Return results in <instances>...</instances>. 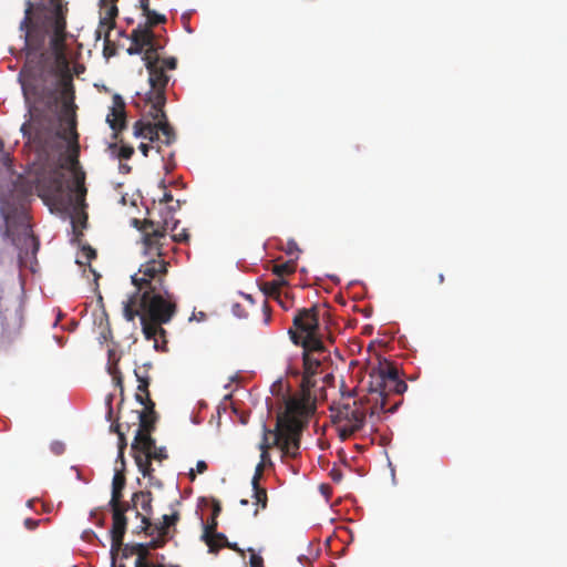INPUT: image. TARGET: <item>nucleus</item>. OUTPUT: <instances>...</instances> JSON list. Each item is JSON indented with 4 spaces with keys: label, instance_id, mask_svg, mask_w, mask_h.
Masks as SVG:
<instances>
[{
    "label": "nucleus",
    "instance_id": "nucleus-1",
    "mask_svg": "<svg viewBox=\"0 0 567 567\" xmlns=\"http://www.w3.org/2000/svg\"><path fill=\"white\" fill-rule=\"evenodd\" d=\"M53 10L45 18L32 19L33 4L27 2L25 14L20 29L24 31L27 63L24 72L27 79L23 91L27 96L32 95L35 101L43 102L54 97L58 85L62 86L61 121L65 122L63 135L59 138L69 141L73 147L70 156L74 169V193L78 206H83L86 196L84 184L85 173L78 171L79 134L76 132L75 105L73 103V86L70 78L64 75L69 71V61L65 54V17L61 0H50Z\"/></svg>",
    "mask_w": 567,
    "mask_h": 567
},
{
    "label": "nucleus",
    "instance_id": "nucleus-2",
    "mask_svg": "<svg viewBox=\"0 0 567 567\" xmlns=\"http://www.w3.org/2000/svg\"><path fill=\"white\" fill-rule=\"evenodd\" d=\"M133 225L142 231L143 252L148 259L132 276L137 291L124 302L123 315L127 321L140 317L145 339L154 340V348L158 350L162 349L158 337L166 343L162 324L168 323L177 311L175 296L164 286L168 262L163 259L162 240L166 238V227L136 218Z\"/></svg>",
    "mask_w": 567,
    "mask_h": 567
},
{
    "label": "nucleus",
    "instance_id": "nucleus-3",
    "mask_svg": "<svg viewBox=\"0 0 567 567\" xmlns=\"http://www.w3.org/2000/svg\"><path fill=\"white\" fill-rule=\"evenodd\" d=\"M31 190L32 187L29 186L24 189L23 198L17 203L7 199L0 206L3 218V225L0 227L1 236L17 248L21 261L35 257L40 247L39 239L32 233L25 206V198L31 195Z\"/></svg>",
    "mask_w": 567,
    "mask_h": 567
},
{
    "label": "nucleus",
    "instance_id": "nucleus-4",
    "mask_svg": "<svg viewBox=\"0 0 567 567\" xmlns=\"http://www.w3.org/2000/svg\"><path fill=\"white\" fill-rule=\"evenodd\" d=\"M293 409L295 403L288 408V411L284 410L278 413L275 429L270 430L265 423L262 424V437L258 446L260 450L259 464L272 465L269 455V450L272 447H279L282 455L292 458L299 454L300 435L308 422L293 415Z\"/></svg>",
    "mask_w": 567,
    "mask_h": 567
},
{
    "label": "nucleus",
    "instance_id": "nucleus-5",
    "mask_svg": "<svg viewBox=\"0 0 567 567\" xmlns=\"http://www.w3.org/2000/svg\"><path fill=\"white\" fill-rule=\"evenodd\" d=\"M369 378L370 419L380 420L381 414L394 413L401 400L391 402L392 395H401L408 389L405 381L399 378L396 367L385 360L371 370Z\"/></svg>",
    "mask_w": 567,
    "mask_h": 567
},
{
    "label": "nucleus",
    "instance_id": "nucleus-6",
    "mask_svg": "<svg viewBox=\"0 0 567 567\" xmlns=\"http://www.w3.org/2000/svg\"><path fill=\"white\" fill-rule=\"evenodd\" d=\"M303 373L300 383V392L290 396L286 401L285 410L295 403L292 414L301 420L309 422V419L316 412V396L312 395L311 390L316 386L315 377L322 373V363L327 359V349L317 351L309 344L308 348H302Z\"/></svg>",
    "mask_w": 567,
    "mask_h": 567
},
{
    "label": "nucleus",
    "instance_id": "nucleus-7",
    "mask_svg": "<svg viewBox=\"0 0 567 567\" xmlns=\"http://www.w3.org/2000/svg\"><path fill=\"white\" fill-rule=\"evenodd\" d=\"M163 47L158 43L156 49H151L146 56H143L145 68L148 72V90L144 93L137 92V96L142 101L155 102L157 106H165L166 104V87L169 76L166 70H175L177 60L174 56L162 59L158 51Z\"/></svg>",
    "mask_w": 567,
    "mask_h": 567
},
{
    "label": "nucleus",
    "instance_id": "nucleus-8",
    "mask_svg": "<svg viewBox=\"0 0 567 567\" xmlns=\"http://www.w3.org/2000/svg\"><path fill=\"white\" fill-rule=\"evenodd\" d=\"M137 109H145L150 120H138L133 125V134L135 137H143L151 142L161 141L165 145H171L175 142L176 135L174 128L167 121L164 106L155 105V102L142 101L140 96L133 101Z\"/></svg>",
    "mask_w": 567,
    "mask_h": 567
},
{
    "label": "nucleus",
    "instance_id": "nucleus-9",
    "mask_svg": "<svg viewBox=\"0 0 567 567\" xmlns=\"http://www.w3.org/2000/svg\"><path fill=\"white\" fill-rule=\"evenodd\" d=\"M371 405L367 395L364 401L362 399L353 400L351 403L343 402L339 403L337 408H331L333 423L337 424L339 437L342 441L348 440L364 426L367 415L370 416ZM369 421L373 427L379 420L369 417Z\"/></svg>",
    "mask_w": 567,
    "mask_h": 567
},
{
    "label": "nucleus",
    "instance_id": "nucleus-10",
    "mask_svg": "<svg viewBox=\"0 0 567 567\" xmlns=\"http://www.w3.org/2000/svg\"><path fill=\"white\" fill-rule=\"evenodd\" d=\"M289 337L293 344L320 351L324 349V344L319 333V309L317 306L310 308L298 309L293 319L292 328L288 330Z\"/></svg>",
    "mask_w": 567,
    "mask_h": 567
},
{
    "label": "nucleus",
    "instance_id": "nucleus-11",
    "mask_svg": "<svg viewBox=\"0 0 567 567\" xmlns=\"http://www.w3.org/2000/svg\"><path fill=\"white\" fill-rule=\"evenodd\" d=\"M133 414V423H138V427L136 430L134 441L131 445L132 451H136V449H143L144 451L148 450L150 446L153 444V437L151 436V433L155 429V422H156V412L155 409H153V412L151 410H146L144 408L143 411H132Z\"/></svg>",
    "mask_w": 567,
    "mask_h": 567
},
{
    "label": "nucleus",
    "instance_id": "nucleus-12",
    "mask_svg": "<svg viewBox=\"0 0 567 567\" xmlns=\"http://www.w3.org/2000/svg\"><path fill=\"white\" fill-rule=\"evenodd\" d=\"M133 458L135 464L144 477L152 478V474L154 468L152 467V461L162 462L167 458V453L165 447H156L155 440L153 439V444L148 450L144 451L142 447L136 449V451H132Z\"/></svg>",
    "mask_w": 567,
    "mask_h": 567
},
{
    "label": "nucleus",
    "instance_id": "nucleus-13",
    "mask_svg": "<svg viewBox=\"0 0 567 567\" xmlns=\"http://www.w3.org/2000/svg\"><path fill=\"white\" fill-rule=\"evenodd\" d=\"M132 44L127 49L130 55L144 53L146 56L151 49H156L158 43L155 40V34L146 27L138 24L131 33L130 37Z\"/></svg>",
    "mask_w": 567,
    "mask_h": 567
},
{
    "label": "nucleus",
    "instance_id": "nucleus-14",
    "mask_svg": "<svg viewBox=\"0 0 567 567\" xmlns=\"http://www.w3.org/2000/svg\"><path fill=\"white\" fill-rule=\"evenodd\" d=\"M112 508V528H111V553L114 555L120 551L123 546L124 535L127 527V518L125 516V509L120 508V505Z\"/></svg>",
    "mask_w": 567,
    "mask_h": 567
},
{
    "label": "nucleus",
    "instance_id": "nucleus-15",
    "mask_svg": "<svg viewBox=\"0 0 567 567\" xmlns=\"http://www.w3.org/2000/svg\"><path fill=\"white\" fill-rule=\"evenodd\" d=\"M162 522L153 524L147 516H142V530L148 535L154 536L155 534L167 536L169 527L174 526L179 519V513L174 512L171 515H163Z\"/></svg>",
    "mask_w": 567,
    "mask_h": 567
},
{
    "label": "nucleus",
    "instance_id": "nucleus-16",
    "mask_svg": "<svg viewBox=\"0 0 567 567\" xmlns=\"http://www.w3.org/2000/svg\"><path fill=\"white\" fill-rule=\"evenodd\" d=\"M37 188L42 192L41 196H54L62 192L63 188V174L60 167H55L49 177H38Z\"/></svg>",
    "mask_w": 567,
    "mask_h": 567
},
{
    "label": "nucleus",
    "instance_id": "nucleus-17",
    "mask_svg": "<svg viewBox=\"0 0 567 567\" xmlns=\"http://www.w3.org/2000/svg\"><path fill=\"white\" fill-rule=\"evenodd\" d=\"M112 101L113 105L106 122L114 132H121L126 127L125 102L118 94H115Z\"/></svg>",
    "mask_w": 567,
    "mask_h": 567
},
{
    "label": "nucleus",
    "instance_id": "nucleus-18",
    "mask_svg": "<svg viewBox=\"0 0 567 567\" xmlns=\"http://www.w3.org/2000/svg\"><path fill=\"white\" fill-rule=\"evenodd\" d=\"M103 16L100 18V24L96 29L97 38L104 39L107 44L110 42V32L115 25V18L117 17L118 9L116 4H110L109 7H101Z\"/></svg>",
    "mask_w": 567,
    "mask_h": 567
},
{
    "label": "nucleus",
    "instance_id": "nucleus-19",
    "mask_svg": "<svg viewBox=\"0 0 567 567\" xmlns=\"http://www.w3.org/2000/svg\"><path fill=\"white\" fill-rule=\"evenodd\" d=\"M136 559L135 567H178L175 565H165L162 561H153L150 559L151 551L144 543L134 544Z\"/></svg>",
    "mask_w": 567,
    "mask_h": 567
},
{
    "label": "nucleus",
    "instance_id": "nucleus-20",
    "mask_svg": "<svg viewBox=\"0 0 567 567\" xmlns=\"http://www.w3.org/2000/svg\"><path fill=\"white\" fill-rule=\"evenodd\" d=\"M126 478L123 472L116 471L113 481H112V496L110 501V506L115 507L120 505V499H122V492L125 487Z\"/></svg>",
    "mask_w": 567,
    "mask_h": 567
},
{
    "label": "nucleus",
    "instance_id": "nucleus-21",
    "mask_svg": "<svg viewBox=\"0 0 567 567\" xmlns=\"http://www.w3.org/2000/svg\"><path fill=\"white\" fill-rule=\"evenodd\" d=\"M286 279H274L271 281H265L260 285L262 293L272 300H276L282 293V287L287 286Z\"/></svg>",
    "mask_w": 567,
    "mask_h": 567
},
{
    "label": "nucleus",
    "instance_id": "nucleus-22",
    "mask_svg": "<svg viewBox=\"0 0 567 567\" xmlns=\"http://www.w3.org/2000/svg\"><path fill=\"white\" fill-rule=\"evenodd\" d=\"M152 501L153 497L151 492L140 491L134 493L132 496L133 506L136 507L138 505L141 509L145 513L144 516L147 517L152 514ZM137 516L142 518L143 515H141L137 512Z\"/></svg>",
    "mask_w": 567,
    "mask_h": 567
},
{
    "label": "nucleus",
    "instance_id": "nucleus-23",
    "mask_svg": "<svg viewBox=\"0 0 567 567\" xmlns=\"http://www.w3.org/2000/svg\"><path fill=\"white\" fill-rule=\"evenodd\" d=\"M203 540L208 546L209 551L216 554L220 548H224L223 543H226L228 539L225 534L216 532L209 536L206 535V537L203 538Z\"/></svg>",
    "mask_w": 567,
    "mask_h": 567
},
{
    "label": "nucleus",
    "instance_id": "nucleus-24",
    "mask_svg": "<svg viewBox=\"0 0 567 567\" xmlns=\"http://www.w3.org/2000/svg\"><path fill=\"white\" fill-rule=\"evenodd\" d=\"M135 400L144 405L146 410H151L153 412V409H155V403L151 399L148 385L145 384H138L137 385V392L135 394Z\"/></svg>",
    "mask_w": 567,
    "mask_h": 567
},
{
    "label": "nucleus",
    "instance_id": "nucleus-25",
    "mask_svg": "<svg viewBox=\"0 0 567 567\" xmlns=\"http://www.w3.org/2000/svg\"><path fill=\"white\" fill-rule=\"evenodd\" d=\"M252 491L254 503L257 506V508L254 512V515L256 516L258 515L259 508L265 509L267 507L268 496L266 488L260 486V484H258L256 487H252Z\"/></svg>",
    "mask_w": 567,
    "mask_h": 567
},
{
    "label": "nucleus",
    "instance_id": "nucleus-26",
    "mask_svg": "<svg viewBox=\"0 0 567 567\" xmlns=\"http://www.w3.org/2000/svg\"><path fill=\"white\" fill-rule=\"evenodd\" d=\"M297 264L295 260H287L285 262L276 264L272 267V272L278 278L285 279V276L291 275L296 271Z\"/></svg>",
    "mask_w": 567,
    "mask_h": 567
},
{
    "label": "nucleus",
    "instance_id": "nucleus-27",
    "mask_svg": "<svg viewBox=\"0 0 567 567\" xmlns=\"http://www.w3.org/2000/svg\"><path fill=\"white\" fill-rule=\"evenodd\" d=\"M144 16L146 17V24H144L143 27H146L150 30L157 24L166 22V17L164 14H159L152 9Z\"/></svg>",
    "mask_w": 567,
    "mask_h": 567
},
{
    "label": "nucleus",
    "instance_id": "nucleus-28",
    "mask_svg": "<svg viewBox=\"0 0 567 567\" xmlns=\"http://www.w3.org/2000/svg\"><path fill=\"white\" fill-rule=\"evenodd\" d=\"M111 431L118 435V457L123 458L124 450L127 446V442L123 432H121V425L118 423L111 425Z\"/></svg>",
    "mask_w": 567,
    "mask_h": 567
},
{
    "label": "nucleus",
    "instance_id": "nucleus-29",
    "mask_svg": "<svg viewBox=\"0 0 567 567\" xmlns=\"http://www.w3.org/2000/svg\"><path fill=\"white\" fill-rule=\"evenodd\" d=\"M151 364L145 365V370L142 372L140 369L134 370V374L138 381V384H145L150 386L151 378L148 375V368Z\"/></svg>",
    "mask_w": 567,
    "mask_h": 567
},
{
    "label": "nucleus",
    "instance_id": "nucleus-30",
    "mask_svg": "<svg viewBox=\"0 0 567 567\" xmlns=\"http://www.w3.org/2000/svg\"><path fill=\"white\" fill-rule=\"evenodd\" d=\"M156 535L157 536L155 538H153L151 542L144 543L147 546L150 551L152 549L162 548L166 544V536H162V535H158V534H156Z\"/></svg>",
    "mask_w": 567,
    "mask_h": 567
},
{
    "label": "nucleus",
    "instance_id": "nucleus-31",
    "mask_svg": "<svg viewBox=\"0 0 567 567\" xmlns=\"http://www.w3.org/2000/svg\"><path fill=\"white\" fill-rule=\"evenodd\" d=\"M217 526H218L217 517L212 516L210 520L204 526V532H203L202 538H205L206 535L209 536V535L216 533Z\"/></svg>",
    "mask_w": 567,
    "mask_h": 567
},
{
    "label": "nucleus",
    "instance_id": "nucleus-32",
    "mask_svg": "<svg viewBox=\"0 0 567 567\" xmlns=\"http://www.w3.org/2000/svg\"><path fill=\"white\" fill-rule=\"evenodd\" d=\"M188 237H189V235L186 231V229L183 228L179 231H176V226L173 228L172 238L174 241H177V243L187 241Z\"/></svg>",
    "mask_w": 567,
    "mask_h": 567
},
{
    "label": "nucleus",
    "instance_id": "nucleus-33",
    "mask_svg": "<svg viewBox=\"0 0 567 567\" xmlns=\"http://www.w3.org/2000/svg\"><path fill=\"white\" fill-rule=\"evenodd\" d=\"M250 553V567H264V559L261 556L257 555L252 548H249Z\"/></svg>",
    "mask_w": 567,
    "mask_h": 567
},
{
    "label": "nucleus",
    "instance_id": "nucleus-34",
    "mask_svg": "<svg viewBox=\"0 0 567 567\" xmlns=\"http://www.w3.org/2000/svg\"><path fill=\"white\" fill-rule=\"evenodd\" d=\"M264 470H265V465L258 463L255 468V473H254V476L251 480L252 487H256L259 484V481L262 477Z\"/></svg>",
    "mask_w": 567,
    "mask_h": 567
},
{
    "label": "nucleus",
    "instance_id": "nucleus-35",
    "mask_svg": "<svg viewBox=\"0 0 567 567\" xmlns=\"http://www.w3.org/2000/svg\"><path fill=\"white\" fill-rule=\"evenodd\" d=\"M134 154V148L130 145H122L118 151V157L122 159H130Z\"/></svg>",
    "mask_w": 567,
    "mask_h": 567
},
{
    "label": "nucleus",
    "instance_id": "nucleus-36",
    "mask_svg": "<svg viewBox=\"0 0 567 567\" xmlns=\"http://www.w3.org/2000/svg\"><path fill=\"white\" fill-rule=\"evenodd\" d=\"M275 301H277L285 310L289 309L292 306V300L290 299L287 292H282L280 297Z\"/></svg>",
    "mask_w": 567,
    "mask_h": 567
},
{
    "label": "nucleus",
    "instance_id": "nucleus-37",
    "mask_svg": "<svg viewBox=\"0 0 567 567\" xmlns=\"http://www.w3.org/2000/svg\"><path fill=\"white\" fill-rule=\"evenodd\" d=\"M109 372H110V374H112L113 380L115 381V383L117 385L122 386V375H121V372L117 369L116 363H113V364H111L109 367Z\"/></svg>",
    "mask_w": 567,
    "mask_h": 567
},
{
    "label": "nucleus",
    "instance_id": "nucleus-38",
    "mask_svg": "<svg viewBox=\"0 0 567 567\" xmlns=\"http://www.w3.org/2000/svg\"><path fill=\"white\" fill-rule=\"evenodd\" d=\"M231 311L238 318H247L248 317V312L239 303H234L231 307Z\"/></svg>",
    "mask_w": 567,
    "mask_h": 567
},
{
    "label": "nucleus",
    "instance_id": "nucleus-39",
    "mask_svg": "<svg viewBox=\"0 0 567 567\" xmlns=\"http://www.w3.org/2000/svg\"><path fill=\"white\" fill-rule=\"evenodd\" d=\"M134 548V544H126L122 546V556L124 558H128L130 556H133L135 555V550L133 549Z\"/></svg>",
    "mask_w": 567,
    "mask_h": 567
},
{
    "label": "nucleus",
    "instance_id": "nucleus-40",
    "mask_svg": "<svg viewBox=\"0 0 567 567\" xmlns=\"http://www.w3.org/2000/svg\"><path fill=\"white\" fill-rule=\"evenodd\" d=\"M39 524H40V520H38V519L27 518V519L24 520V526H25L28 529H30V530L35 529V528L39 526Z\"/></svg>",
    "mask_w": 567,
    "mask_h": 567
},
{
    "label": "nucleus",
    "instance_id": "nucleus-41",
    "mask_svg": "<svg viewBox=\"0 0 567 567\" xmlns=\"http://www.w3.org/2000/svg\"><path fill=\"white\" fill-rule=\"evenodd\" d=\"M51 450L53 453H55L56 455H60L64 452V445L63 443L61 442H54L52 445H51Z\"/></svg>",
    "mask_w": 567,
    "mask_h": 567
},
{
    "label": "nucleus",
    "instance_id": "nucleus-42",
    "mask_svg": "<svg viewBox=\"0 0 567 567\" xmlns=\"http://www.w3.org/2000/svg\"><path fill=\"white\" fill-rule=\"evenodd\" d=\"M223 545H224V547L235 550V551L239 553L241 556H244V550L240 549L236 543H230L227 540L226 543H223Z\"/></svg>",
    "mask_w": 567,
    "mask_h": 567
},
{
    "label": "nucleus",
    "instance_id": "nucleus-43",
    "mask_svg": "<svg viewBox=\"0 0 567 567\" xmlns=\"http://www.w3.org/2000/svg\"><path fill=\"white\" fill-rule=\"evenodd\" d=\"M207 470V464L205 461H198L196 463V472L199 473V474H203L205 473Z\"/></svg>",
    "mask_w": 567,
    "mask_h": 567
},
{
    "label": "nucleus",
    "instance_id": "nucleus-44",
    "mask_svg": "<svg viewBox=\"0 0 567 567\" xmlns=\"http://www.w3.org/2000/svg\"><path fill=\"white\" fill-rule=\"evenodd\" d=\"M330 476H331L332 481L340 482L342 478V473L339 470H332L330 472Z\"/></svg>",
    "mask_w": 567,
    "mask_h": 567
},
{
    "label": "nucleus",
    "instance_id": "nucleus-45",
    "mask_svg": "<svg viewBox=\"0 0 567 567\" xmlns=\"http://www.w3.org/2000/svg\"><path fill=\"white\" fill-rule=\"evenodd\" d=\"M140 7L143 11V14H145L146 12H150V10H151L150 0H140Z\"/></svg>",
    "mask_w": 567,
    "mask_h": 567
},
{
    "label": "nucleus",
    "instance_id": "nucleus-46",
    "mask_svg": "<svg viewBox=\"0 0 567 567\" xmlns=\"http://www.w3.org/2000/svg\"><path fill=\"white\" fill-rule=\"evenodd\" d=\"M138 150L142 152V154L147 157L148 156V152L151 150V146L148 144H145V143H141L140 146H138Z\"/></svg>",
    "mask_w": 567,
    "mask_h": 567
},
{
    "label": "nucleus",
    "instance_id": "nucleus-47",
    "mask_svg": "<svg viewBox=\"0 0 567 567\" xmlns=\"http://www.w3.org/2000/svg\"><path fill=\"white\" fill-rule=\"evenodd\" d=\"M173 200V195L169 192H165L163 197L159 199L161 203L167 204Z\"/></svg>",
    "mask_w": 567,
    "mask_h": 567
},
{
    "label": "nucleus",
    "instance_id": "nucleus-48",
    "mask_svg": "<svg viewBox=\"0 0 567 567\" xmlns=\"http://www.w3.org/2000/svg\"><path fill=\"white\" fill-rule=\"evenodd\" d=\"M118 0H100L101 7H109L110 4H116Z\"/></svg>",
    "mask_w": 567,
    "mask_h": 567
},
{
    "label": "nucleus",
    "instance_id": "nucleus-49",
    "mask_svg": "<svg viewBox=\"0 0 567 567\" xmlns=\"http://www.w3.org/2000/svg\"><path fill=\"white\" fill-rule=\"evenodd\" d=\"M220 511H221L220 505L218 503H216L213 508V517H217L219 515Z\"/></svg>",
    "mask_w": 567,
    "mask_h": 567
},
{
    "label": "nucleus",
    "instance_id": "nucleus-50",
    "mask_svg": "<svg viewBox=\"0 0 567 567\" xmlns=\"http://www.w3.org/2000/svg\"><path fill=\"white\" fill-rule=\"evenodd\" d=\"M120 508L122 509H125V513L131 508V505L126 502H122V499H120Z\"/></svg>",
    "mask_w": 567,
    "mask_h": 567
},
{
    "label": "nucleus",
    "instance_id": "nucleus-51",
    "mask_svg": "<svg viewBox=\"0 0 567 567\" xmlns=\"http://www.w3.org/2000/svg\"><path fill=\"white\" fill-rule=\"evenodd\" d=\"M107 405H109L107 416H109V419H111L112 417V413H113L112 405H111V399L109 400Z\"/></svg>",
    "mask_w": 567,
    "mask_h": 567
},
{
    "label": "nucleus",
    "instance_id": "nucleus-52",
    "mask_svg": "<svg viewBox=\"0 0 567 567\" xmlns=\"http://www.w3.org/2000/svg\"><path fill=\"white\" fill-rule=\"evenodd\" d=\"M195 478H196L195 471L190 470V472H189V480L193 482V481H195Z\"/></svg>",
    "mask_w": 567,
    "mask_h": 567
},
{
    "label": "nucleus",
    "instance_id": "nucleus-53",
    "mask_svg": "<svg viewBox=\"0 0 567 567\" xmlns=\"http://www.w3.org/2000/svg\"><path fill=\"white\" fill-rule=\"evenodd\" d=\"M444 280H445L444 275H443V274H440V275H439V282H440V284H443V282H444Z\"/></svg>",
    "mask_w": 567,
    "mask_h": 567
},
{
    "label": "nucleus",
    "instance_id": "nucleus-54",
    "mask_svg": "<svg viewBox=\"0 0 567 567\" xmlns=\"http://www.w3.org/2000/svg\"><path fill=\"white\" fill-rule=\"evenodd\" d=\"M89 257H95V251L92 250L91 248H89V254H87Z\"/></svg>",
    "mask_w": 567,
    "mask_h": 567
},
{
    "label": "nucleus",
    "instance_id": "nucleus-55",
    "mask_svg": "<svg viewBox=\"0 0 567 567\" xmlns=\"http://www.w3.org/2000/svg\"><path fill=\"white\" fill-rule=\"evenodd\" d=\"M290 373L293 374V375H298L299 372L297 370H290Z\"/></svg>",
    "mask_w": 567,
    "mask_h": 567
},
{
    "label": "nucleus",
    "instance_id": "nucleus-56",
    "mask_svg": "<svg viewBox=\"0 0 567 567\" xmlns=\"http://www.w3.org/2000/svg\"><path fill=\"white\" fill-rule=\"evenodd\" d=\"M245 297H246V299H247V300H249L250 302H252V298H251V296H250V295H246Z\"/></svg>",
    "mask_w": 567,
    "mask_h": 567
},
{
    "label": "nucleus",
    "instance_id": "nucleus-57",
    "mask_svg": "<svg viewBox=\"0 0 567 567\" xmlns=\"http://www.w3.org/2000/svg\"><path fill=\"white\" fill-rule=\"evenodd\" d=\"M240 504H241V505H247V504H248V501H247V499H241V501H240Z\"/></svg>",
    "mask_w": 567,
    "mask_h": 567
},
{
    "label": "nucleus",
    "instance_id": "nucleus-58",
    "mask_svg": "<svg viewBox=\"0 0 567 567\" xmlns=\"http://www.w3.org/2000/svg\"><path fill=\"white\" fill-rule=\"evenodd\" d=\"M53 143H59L60 148L62 147V144H61V142L58 141V138H54Z\"/></svg>",
    "mask_w": 567,
    "mask_h": 567
},
{
    "label": "nucleus",
    "instance_id": "nucleus-59",
    "mask_svg": "<svg viewBox=\"0 0 567 567\" xmlns=\"http://www.w3.org/2000/svg\"><path fill=\"white\" fill-rule=\"evenodd\" d=\"M112 567H125V566H124V565H118V566H116V565H115V563L113 561Z\"/></svg>",
    "mask_w": 567,
    "mask_h": 567
},
{
    "label": "nucleus",
    "instance_id": "nucleus-60",
    "mask_svg": "<svg viewBox=\"0 0 567 567\" xmlns=\"http://www.w3.org/2000/svg\"><path fill=\"white\" fill-rule=\"evenodd\" d=\"M265 310H266V311H268V310H269V308H268V305H267V303H265Z\"/></svg>",
    "mask_w": 567,
    "mask_h": 567
},
{
    "label": "nucleus",
    "instance_id": "nucleus-61",
    "mask_svg": "<svg viewBox=\"0 0 567 567\" xmlns=\"http://www.w3.org/2000/svg\"><path fill=\"white\" fill-rule=\"evenodd\" d=\"M102 336H103V338H104V339H106V338H107V336H106V333H105V332H102Z\"/></svg>",
    "mask_w": 567,
    "mask_h": 567
}]
</instances>
